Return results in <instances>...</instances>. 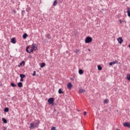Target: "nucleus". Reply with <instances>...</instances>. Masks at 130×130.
<instances>
[{
    "label": "nucleus",
    "mask_w": 130,
    "mask_h": 130,
    "mask_svg": "<svg viewBox=\"0 0 130 130\" xmlns=\"http://www.w3.org/2000/svg\"><path fill=\"white\" fill-rule=\"evenodd\" d=\"M38 45L36 44H32L31 45V49H29L28 46L26 47V51L28 52V53H31V52H33L34 51H36L37 49H38Z\"/></svg>",
    "instance_id": "nucleus-1"
},
{
    "label": "nucleus",
    "mask_w": 130,
    "mask_h": 130,
    "mask_svg": "<svg viewBox=\"0 0 130 130\" xmlns=\"http://www.w3.org/2000/svg\"><path fill=\"white\" fill-rule=\"evenodd\" d=\"M40 122L39 120H35L33 123L30 124L29 128L30 129H34V128H36L39 125Z\"/></svg>",
    "instance_id": "nucleus-2"
},
{
    "label": "nucleus",
    "mask_w": 130,
    "mask_h": 130,
    "mask_svg": "<svg viewBox=\"0 0 130 130\" xmlns=\"http://www.w3.org/2000/svg\"><path fill=\"white\" fill-rule=\"evenodd\" d=\"M92 40V38L87 37L85 40V43H90V42H91Z\"/></svg>",
    "instance_id": "nucleus-3"
},
{
    "label": "nucleus",
    "mask_w": 130,
    "mask_h": 130,
    "mask_svg": "<svg viewBox=\"0 0 130 130\" xmlns=\"http://www.w3.org/2000/svg\"><path fill=\"white\" fill-rule=\"evenodd\" d=\"M54 101V99L53 98H51L49 99L48 100V102L49 104H52V103H53Z\"/></svg>",
    "instance_id": "nucleus-4"
},
{
    "label": "nucleus",
    "mask_w": 130,
    "mask_h": 130,
    "mask_svg": "<svg viewBox=\"0 0 130 130\" xmlns=\"http://www.w3.org/2000/svg\"><path fill=\"white\" fill-rule=\"evenodd\" d=\"M67 88L68 89H69V90L72 89V88H73V85L72 84V83H69L67 84Z\"/></svg>",
    "instance_id": "nucleus-5"
},
{
    "label": "nucleus",
    "mask_w": 130,
    "mask_h": 130,
    "mask_svg": "<svg viewBox=\"0 0 130 130\" xmlns=\"http://www.w3.org/2000/svg\"><path fill=\"white\" fill-rule=\"evenodd\" d=\"M118 42L120 43V44H121L122 42H123V40H122V38L121 37H119V38L117 39Z\"/></svg>",
    "instance_id": "nucleus-6"
},
{
    "label": "nucleus",
    "mask_w": 130,
    "mask_h": 130,
    "mask_svg": "<svg viewBox=\"0 0 130 130\" xmlns=\"http://www.w3.org/2000/svg\"><path fill=\"white\" fill-rule=\"evenodd\" d=\"M124 126H126V127H130V123L128 122H125L123 124Z\"/></svg>",
    "instance_id": "nucleus-7"
},
{
    "label": "nucleus",
    "mask_w": 130,
    "mask_h": 130,
    "mask_svg": "<svg viewBox=\"0 0 130 130\" xmlns=\"http://www.w3.org/2000/svg\"><path fill=\"white\" fill-rule=\"evenodd\" d=\"M17 85L19 88H22L23 87V83L22 82H19Z\"/></svg>",
    "instance_id": "nucleus-8"
},
{
    "label": "nucleus",
    "mask_w": 130,
    "mask_h": 130,
    "mask_svg": "<svg viewBox=\"0 0 130 130\" xmlns=\"http://www.w3.org/2000/svg\"><path fill=\"white\" fill-rule=\"evenodd\" d=\"M27 36H28V35H27V34L25 33L23 35L22 37H23V39H26V38H27Z\"/></svg>",
    "instance_id": "nucleus-9"
},
{
    "label": "nucleus",
    "mask_w": 130,
    "mask_h": 130,
    "mask_svg": "<svg viewBox=\"0 0 130 130\" xmlns=\"http://www.w3.org/2000/svg\"><path fill=\"white\" fill-rule=\"evenodd\" d=\"M11 42L12 43H13L14 44H15L16 43V40H15V39H12L11 40Z\"/></svg>",
    "instance_id": "nucleus-10"
},
{
    "label": "nucleus",
    "mask_w": 130,
    "mask_h": 130,
    "mask_svg": "<svg viewBox=\"0 0 130 130\" xmlns=\"http://www.w3.org/2000/svg\"><path fill=\"white\" fill-rule=\"evenodd\" d=\"M25 77H26V75H25L24 74L20 75V77L21 78V79H24V78H25Z\"/></svg>",
    "instance_id": "nucleus-11"
},
{
    "label": "nucleus",
    "mask_w": 130,
    "mask_h": 130,
    "mask_svg": "<svg viewBox=\"0 0 130 130\" xmlns=\"http://www.w3.org/2000/svg\"><path fill=\"white\" fill-rule=\"evenodd\" d=\"M79 74L80 75H83V74H84V72H83L82 70H79Z\"/></svg>",
    "instance_id": "nucleus-12"
},
{
    "label": "nucleus",
    "mask_w": 130,
    "mask_h": 130,
    "mask_svg": "<svg viewBox=\"0 0 130 130\" xmlns=\"http://www.w3.org/2000/svg\"><path fill=\"white\" fill-rule=\"evenodd\" d=\"M59 94H63V91H61V88H59L58 90Z\"/></svg>",
    "instance_id": "nucleus-13"
},
{
    "label": "nucleus",
    "mask_w": 130,
    "mask_h": 130,
    "mask_svg": "<svg viewBox=\"0 0 130 130\" xmlns=\"http://www.w3.org/2000/svg\"><path fill=\"white\" fill-rule=\"evenodd\" d=\"M56 5H57V1L55 0V1H54V3H53V5L54 7H55V6H56Z\"/></svg>",
    "instance_id": "nucleus-14"
},
{
    "label": "nucleus",
    "mask_w": 130,
    "mask_h": 130,
    "mask_svg": "<svg viewBox=\"0 0 130 130\" xmlns=\"http://www.w3.org/2000/svg\"><path fill=\"white\" fill-rule=\"evenodd\" d=\"M126 79L128 81H130V74H127L126 75Z\"/></svg>",
    "instance_id": "nucleus-15"
},
{
    "label": "nucleus",
    "mask_w": 130,
    "mask_h": 130,
    "mask_svg": "<svg viewBox=\"0 0 130 130\" xmlns=\"http://www.w3.org/2000/svg\"><path fill=\"white\" fill-rule=\"evenodd\" d=\"M79 92L80 93H84V92H85V90H84L83 89H79Z\"/></svg>",
    "instance_id": "nucleus-16"
},
{
    "label": "nucleus",
    "mask_w": 130,
    "mask_h": 130,
    "mask_svg": "<svg viewBox=\"0 0 130 130\" xmlns=\"http://www.w3.org/2000/svg\"><path fill=\"white\" fill-rule=\"evenodd\" d=\"M98 69L99 71H101V70H102V67H101V66H100V65H98Z\"/></svg>",
    "instance_id": "nucleus-17"
},
{
    "label": "nucleus",
    "mask_w": 130,
    "mask_h": 130,
    "mask_svg": "<svg viewBox=\"0 0 130 130\" xmlns=\"http://www.w3.org/2000/svg\"><path fill=\"white\" fill-rule=\"evenodd\" d=\"M2 120L4 123H7V120L5 119V118H2Z\"/></svg>",
    "instance_id": "nucleus-18"
},
{
    "label": "nucleus",
    "mask_w": 130,
    "mask_h": 130,
    "mask_svg": "<svg viewBox=\"0 0 130 130\" xmlns=\"http://www.w3.org/2000/svg\"><path fill=\"white\" fill-rule=\"evenodd\" d=\"M44 67H45V63H44V62L42 63V64L41 65V68H44Z\"/></svg>",
    "instance_id": "nucleus-19"
},
{
    "label": "nucleus",
    "mask_w": 130,
    "mask_h": 130,
    "mask_svg": "<svg viewBox=\"0 0 130 130\" xmlns=\"http://www.w3.org/2000/svg\"><path fill=\"white\" fill-rule=\"evenodd\" d=\"M113 64H116V63H118V61H117V60L116 61H113V62H112Z\"/></svg>",
    "instance_id": "nucleus-20"
},
{
    "label": "nucleus",
    "mask_w": 130,
    "mask_h": 130,
    "mask_svg": "<svg viewBox=\"0 0 130 130\" xmlns=\"http://www.w3.org/2000/svg\"><path fill=\"white\" fill-rule=\"evenodd\" d=\"M11 85L12 87H16V86H17L16 84H14V83H11Z\"/></svg>",
    "instance_id": "nucleus-21"
},
{
    "label": "nucleus",
    "mask_w": 130,
    "mask_h": 130,
    "mask_svg": "<svg viewBox=\"0 0 130 130\" xmlns=\"http://www.w3.org/2000/svg\"><path fill=\"white\" fill-rule=\"evenodd\" d=\"M5 112H9V108H6L4 110Z\"/></svg>",
    "instance_id": "nucleus-22"
},
{
    "label": "nucleus",
    "mask_w": 130,
    "mask_h": 130,
    "mask_svg": "<svg viewBox=\"0 0 130 130\" xmlns=\"http://www.w3.org/2000/svg\"><path fill=\"white\" fill-rule=\"evenodd\" d=\"M46 37L48 39H50L51 38V37L50 36V35H46Z\"/></svg>",
    "instance_id": "nucleus-23"
},
{
    "label": "nucleus",
    "mask_w": 130,
    "mask_h": 130,
    "mask_svg": "<svg viewBox=\"0 0 130 130\" xmlns=\"http://www.w3.org/2000/svg\"><path fill=\"white\" fill-rule=\"evenodd\" d=\"M24 14H25V10H23L21 12L22 16H24Z\"/></svg>",
    "instance_id": "nucleus-24"
},
{
    "label": "nucleus",
    "mask_w": 130,
    "mask_h": 130,
    "mask_svg": "<svg viewBox=\"0 0 130 130\" xmlns=\"http://www.w3.org/2000/svg\"><path fill=\"white\" fill-rule=\"evenodd\" d=\"M79 51L80 50L79 49H76L75 50V53H78Z\"/></svg>",
    "instance_id": "nucleus-25"
},
{
    "label": "nucleus",
    "mask_w": 130,
    "mask_h": 130,
    "mask_svg": "<svg viewBox=\"0 0 130 130\" xmlns=\"http://www.w3.org/2000/svg\"><path fill=\"white\" fill-rule=\"evenodd\" d=\"M25 64V61H22L20 63V66H22V64Z\"/></svg>",
    "instance_id": "nucleus-26"
},
{
    "label": "nucleus",
    "mask_w": 130,
    "mask_h": 130,
    "mask_svg": "<svg viewBox=\"0 0 130 130\" xmlns=\"http://www.w3.org/2000/svg\"><path fill=\"white\" fill-rule=\"evenodd\" d=\"M51 130H56V128L55 127H52Z\"/></svg>",
    "instance_id": "nucleus-27"
},
{
    "label": "nucleus",
    "mask_w": 130,
    "mask_h": 130,
    "mask_svg": "<svg viewBox=\"0 0 130 130\" xmlns=\"http://www.w3.org/2000/svg\"><path fill=\"white\" fill-rule=\"evenodd\" d=\"M33 76H36V71H34L33 74H32Z\"/></svg>",
    "instance_id": "nucleus-28"
},
{
    "label": "nucleus",
    "mask_w": 130,
    "mask_h": 130,
    "mask_svg": "<svg viewBox=\"0 0 130 130\" xmlns=\"http://www.w3.org/2000/svg\"><path fill=\"white\" fill-rule=\"evenodd\" d=\"M104 102L105 104L107 103V102H108V100H105Z\"/></svg>",
    "instance_id": "nucleus-29"
},
{
    "label": "nucleus",
    "mask_w": 130,
    "mask_h": 130,
    "mask_svg": "<svg viewBox=\"0 0 130 130\" xmlns=\"http://www.w3.org/2000/svg\"><path fill=\"white\" fill-rule=\"evenodd\" d=\"M112 64H113V63H112V62H110L109 63V66H112Z\"/></svg>",
    "instance_id": "nucleus-30"
},
{
    "label": "nucleus",
    "mask_w": 130,
    "mask_h": 130,
    "mask_svg": "<svg viewBox=\"0 0 130 130\" xmlns=\"http://www.w3.org/2000/svg\"><path fill=\"white\" fill-rule=\"evenodd\" d=\"M24 81L23 78H21L20 79V82H23Z\"/></svg>",
    "instance_id": "nucleus-31"
},
{
    "label": "nucleus",
    "mask_w": 130,
    "mask_h": 130,
    "mask_svg": "<svg viewBox=\"0 0 130 130\" xmlns=\"http://www.w3.org/2000/svg\"><path fill=\"white\" fill-rule=\"evenodd\" d=\"M87 114V112H84V115H86Z\"/></svg>",
    "instance_id": "nucleus-32"
},
{
    "label": "nucleus",
    "mask_w": 130,
    "mask_h": 130,
    "mask_svg": "<svg viewBox=\"0 0 130 130\" xmlns=\"http://www.w3.org/2000/svg\"><path fill=\"white\" fill-rule=\"evenodd\" d=\"M119 21H120V23L122 22V21H121V20H119Z\"/></svg>",
    "instance_id": "nucleus-33"
},
{
    "label": "nucleus",
    "mask_w": 130,
    "mask_h": 130,
    "mask_svg": "<svg viewBox=\"0 0 130 130\" xmlns=\"http://www.w3.org/2000/svg\"><path fill=\"white\" fill-rule=\"evenodd\" d=\"M13 13H16V10H14Z\"/></svg>",
    "instance_id": "nucleus-34"
},
{
    "label": "nucleus",
    "mask_w": 130,
    "mask_h": 130,
    "mask_svg": "<svg viewBox=\"0 0 130 130\" xmlns=\"http://www.w3.org/2000/svg\"><path fill=\"white\" fill-rule=\"evenodd\" d=\"M88 50H89V51H90V49H88Z\"/></svg>",
    "instance_id": "nucleus-35"
}]
</instances>
